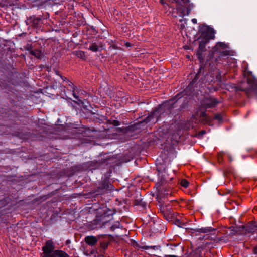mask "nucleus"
I'll use <instances>...</instances> for the list:
<instances>
[{
    "label": "nucleus",
    "instance_id": "obj_13",
    "mask_svg": "<svg viewBox=\"0 0 257 257\" xmlns=\"http://www.w3.org/2000/svg\"><path fill=\"white\" fill-rule=\"evenodd\" d=\"M215 231V229L214 228H213L211 227H207L199 228L198 231L201 233H206L209 232H214Z\"/></svg>",
    "mask_w": 257,
    "mask_h": 257
},
{
    "label": "nucleus",
    "instance_id": "obj_7",
    "mask_svg": "<svg viewBox=\"0 0 257 257\" xmlns=\"http://www.w3.org/2000/svg\"><path fill=\"white\" fill-rule=\"evenodd\" d=\"M111 184L107 180L102 181L100 185L97 187L96 192L97 194H102L107 191L110 190Z\"/></svg>",
    "mask_w": 257,
    "mask_h": 257
},
{
    "label": "nucleus",
    "instance_id": "obj_37",
    "mask_svg": "<svg viewBox=\"0 0 257 257\" xmlns=\"http://www.w3.org/2000/svg\"><path fill=\"white\" fill-rule=\"evenodd\" d=\"M168 194H169V193L168 192H167L166 193H165V195H168Z\"/></svg>",
    "mask_w": 257,
    "mask_h": 257
},
{
    "label": "nucleus",
    "instance_id": "obj_15",
    "mask_svg": "<svg viewBox=\"0 0 257 257\" xmlns=\"http://www.w3.org/2000/svg\"><path fill=\"white\" fill-rule=\"evenodd\" d=\"M189 2V0H176V3L180 6H183L184 8H187Z\"/></svg>",
    "mask_w": 257,
    "mask_h": 257
},
{
    "label": "nucleus",
    "instance_id": "obj_8",
    "mask_svg": "<svg viewBox=\"0 0 257 257\" xmlns=\"http://www.w3.org/2000/svg\"><path fill=\"white\" fill-rule=\"evenodd\" d=\"M218 103L215 98L209 97L205 98L203 101V106L205 108L214 107Z\"/></svg>",
    "mask_w": 257,
    "mask_h": 257
},
{
    "label": "nucleus",
    "instance_id": "obj_11",
    "mask_svg": "<svg viewBox=\"0 0 257 257\" xmlns=\"http://www.w3.org/2000/svg\"><path fill=\"white\" fill-rule=\"evenodd\" d=\"M103 48V46L101 43L97 44L96 43H93L90 45L89 49L92 52H95L102 50Z\"/></svg>",
    "mask_w": 257,
    "mask_h": 257
},
{
    "label": "nucleus",
    "instance_id": "obj_16",
    "mask_svg": "<svg viewBox=\"0 0 257 257\" xmlns=\"http://www.w3.org/2000/svg\"><path fill=\"white\" fill-rule=\"evenodd\" d=\"M200 119L203 123H207L209 118L204 112H202L200 115Z\"/></svg>",
    "mask_w": 257,
    "mask_h": 257
},
{
    "label": "nucleus",
    "instance_id": "obj_3",
    "mask_svg": "<svg viewBox=\"0 0 257 257\" xmlns=\"http://www.w3.org/2000/svg\"><path fill=\"white\" fill-rule=\"evenodd\" d=\"M109 218V215H107L105 213L102 214L100 215H97L96 219L92 222V226L91 229H94L97 228H100L105 225L107 223L109 222L110 219H107L106 218Z\"/></svg>",
    "mask_w": 257,
    "mask_h": 257
},
{
    "label": "nucleus",
    "instance_id": "obj_20",
    "mask_svg": "<svg viewBox=\"0 0 257 257\" xmlns=\"http://www.w3.org/2000/svg\"><path fill=\"white\" fill-rule=\"evenodd\" d=\"M229 229L230 231V234L232 235H235L238 232L237 229L234 226H231Z\"/></svg>",
    "mask_w": 257,
    "mask_h": 257
},
{
    "label": "nucleus",
    "instance_id": "obj_4",
    "mask_svg": "<svg viewBox=\"0 0 257 257\" xmlns=\"http://www.w3.org/2000/svg\"><path fill=\"white\" fill-rule=\"evenodd\" d=\"M178 95L179 94L176 95L175 98L173 100H169L168 101L162 105L159 109V112H161L162 111L164 110V112L162 113V114L165 115L170 113L171 110L174 107V105L176 102L177 100L178 99Z\"/></svg>",
    "mask_w": 257,
    "mask_h": 257
},
{
    "label": "nucleus",
    "instance_id": "obj_2",
    "mask_svg": "<svg viewBox=\"0 0 257 257\" xmlns=\"http://www.w3.org/2000/svg\"><path fill=\"white\" fill-rule=\"evenodd\" d=\"M214 37V34L212 30H208L207 34L205 32L203 33V37L199 41V48L197 50L196 55L200 62H203L204 61L202 56L203 53L205 51V45L207 44L210 39H212Z\"/></svg>",
    "mask_w": 257,
    "mask_h": 257
},
{
    "label": "nucleus",
    "instance_id": "obj_23",
    "mask_svg": "<svg viewBox=\"0 0 257 257\" xmlns=\"http://www.w3.org/2000/svg\"><path fill=\"white\" fill-rule=\"evenodd\" d=\"M247 82L249 84H251V87L252 88H254L256 86V83L255 81H253L252 83H251L250 80L249 79H248Z\"/></svg>",
    "mask_w": 257,
    "mask_h": 257
},
{
    "label": "nucleus",
    "instance_id": "obj_17",
    "mask_svg": "<svg viewBox=\"0 0 257 257\" xmlns=\"http://www.w3.org/2000/svg\"><path fill=\"white\" fill-rule=\"evenodd\" d=\"M41 19L40 18H34L32 19L31 22L33 25L35 27H38L41 22Z\"/></svg>",
    "mask_w": 257,
    "mask_h": 257
},
{
    "label": "nucleus",
    "instance_id": "obj_38",
    "mask_svg": "<svg viewBox=\"0 0 257 257\" xmlns=\"http://www.w3.org/2000/svg\"><path fill=\"white\" fill-rule=\"evenodd\" d=\"M57 75H59L58 72H57Z\"/></svg>",
    "mask_w": 257,
    "mask_h": 257
},
{
    "label": "nucleus",
    "instance_id": "obj_12",
    "mask_svg": "<svg viewBox=\"0 0 257 257\" xmlns=\"http://www.w3.org/2000/svg\"><path fill=\"white\" fill-rule=\"evenodd\" d=\"M30 53L38 59H40L42 56V52L38 49L31 50L30 51Z\"/></svg>",
    "mask_w": 257,
    "mask_h": 257
},
{
    "label": "nucleus",
    "instance_id": "obj_14",
    "mask_svg": "<svg viewBox=\"0 0 257 257\" xmlns=\"http://www.w3.org/2000/svg\"><path fill=\"white\" fill-rule=\"evenodd\" d=\"M74 54L79 58L84 59L85 55L84 52L80 50L75 51L74 52Z\"/></svg>",
    "mask_w": 257,
    "mask_h": 257
},
{
    "label": "nucleus",
    "instance_id": "obj_29",
    "mask_svg": "<svg viewBox=\"0 0 257 257\" xmlns=\"http://www.w3.org/2000/svg\"><path fill=\"white\" fill-rule=\"evenodd\" d=\"M206 133V131H204V130H202L199 133V135H203L204 134H205Z\"/></svg>",
    "mask_w": 257,
    "mask_h": 257
},
{
    "label": "nucleus",
    "instance_id": "obj_32",
    "mask_svg": "<svg viewBox=\"0 0 257 257\" xmlns=\"http://www.w3.org/2000/svg\"><path fill=\"white\" fill-rule=\"evenodd\" d=\"M60 76L61 77V78H62V79L63 80V81H66L67 82V80H68L67 79V78L66 77H63L62 76L60 75Z\"/></svg>",
    "mask_w": 257,
    "mask_h": 257
},
{
    "label": "nucleus",
    "instance_id": "obj_26",
    "mask_svg": "<svg viewBox=\"0 0 257 257\" xmlns=\"http://www.w3.org/2000/svg\"><path fill=\"white\" fill-rule=\"evenodd\" d=\"M139 248L142 249V250H147L149 249V246H139Z\"/></svg>",
    "mask_w": 257,
    "mask_h": 257
},
{
    "label": "nucleus",
    "instance_id": "obj_35",
    "mask_svg": "<svg viewBox=\"0 0 257 257\" xmlns=\"http://www.w3.org/2000/svg\"><path fill=\"white\" fill-rule=\"evenodd\" d=\"M192 21L193 22V23H196L197 20H196V19H193L192 20Z\"/></svg>",
    "mask_w": 257,
    "mask_h": 257
},
{
    "label": "nucleus",
    "instance_id": "obj_6",
    "mask_svg": "<svg viewBox=\"0 0 257 257\" xmlns=\"http://www.w3.org/2000/svg\"><path fill=\"white\" fill-rule=\"evenodd\" d=\"M166 165L165 164H162L161 163H158L157 164V169L158 172L162 173V179L165 182H169L173 179V177L169 176L166 172Z\"/></svg>",
    "mask_w": 257,
    "mask_h": 257
},
{
    "label": "nucleus",
    "instance_id": "obj_19",
    "mask_svg": "<svg viewBox=\"0 0 257 257\" xmlns=\"http://www.w3.org/2000/svg\"><path fill=\"white\" fill-rule=\"evenodd\" d=\"M120 227V223H119V222L117 221L110 227V229L111 230L113 231L117 228H119Z\"/></svg>",
    "mask_w": 257,
    "mask_h": 257
},
{
    "label": "nucleus",
    "instance_id": "obj_21",
    "mask_svg": "<svg viewBox=\"0 0 257 257\" xmlns=\"http://www.w3.org/2000/svg\"><path fill=\"white\" fill-rule=\"evenodd\" d=\"M180 184L184 187L187 188L188 186L189 183L186 180L183 179L181 181Z\"/></svg>",
    "mask_w": 257,
    "mask_h": 257
},
{
    "label": "nucleus",
    "instance_id": "obj_24",
    "mask_svg": "<svg viewBox=\"0 0 257 257\" xmlns=\"http://www.w3.org/2000/svg\"><path fill=\"white\" fill-rule=\"evenodd\" d=\"M214 118V119L217 120L218 121H221L222 120V117L219 114H216Z\"/></svg>",
    "mask_w": 257,
    "mask_h": 257
},
{
    "label": "nucleus",
    "instance_id": "obj_36",
    "mask_svg": "<svg viewBox=\"0 0 257 257\" xmlns=\"http://www.w3.org/2000/svg\"><path fill=\"white\" fill-rule=\"evenodd\" d=\"M169 1L173 3V2H175L176 3V0H169Z\"/></svg>",
    "mask_w": 257,
    "mask_h": 257
},
{
    "label": "nucleus",
    "instance_id": "obj_28",
    "mask_svg": "<svg viewBox=\"0 0 257 257\" xmlns=\"http://www.w3.org/2000/svg\"><path fill=\"white\" fill-rule=\"evenodd\" d=\"M256 231H257V226H254V227L250 229V231H251V232H254Z\"/></svg>",
    "mask_w": 257,
    "mask_h": 257
},
{
    "label": "nucleus",
    "instance_id": "obj_10",
    "mask_svg": "<svg viewBox=\"0 0 257 257\" xmlns=\"http://www.w3.org/2000/svg\"><path fill=\"white\" fill-rule=\"evenodd\" d=\"M85 242L91 246H93L97 242V239L94 236H87L85 237Z\"/></svg>",
    "mask_w": 257,
    "mask_h": 257
},
{
    "label": "nucleus",
    "instance_id": "obj_9",
    "mask_svg": "<svg viewBox=\"0 0 257 257\" xmlns=\"http://www.w3.org/2000/svg\"><path fill=\"white\" fill-rule=\"evenodd\" d=\"M47 257H70L65 251L62 250H55L52 254Z\"/></svg>",
    "mask_w": 257,
    "mask_h": 257
},
{
    "label": "nucleus",
    "instance_id": "obj_25",
    "mask_svg": "<svg viewBox=\"0 0 257 257\" xmlns=\"http://www.w3.org/2000/svg\"><path fill=\"white\" fill-rule=\"evenodd\" d=\"M75 88H76V87L74 86L72 94H73V95L74 97L76 99L78 100V96L77 95H76V94H75Z\"/></svg>",
    "mask_w": 257,
    "mask_h": 257
},
{
    "label": "nucleus",
    "instance_id": "obj_33",
    "mask_svg": "<svg viewBox=\"0 0 257 257\" xmlns=\"http://www.w3.org/2000/svg\"><path fill=\"white\" fill-rule=\"evenodd\" d=\"M166 257H177L176 255H167L165 256Z\"/></svg>",
    "mask_w": 257,
    "mask_h": 257
},
{
    "label": "nucleus",
    "instance_id": "obj_1",
    "mask_svg": "<svg viewBox=\"0 0 257 257\" xmlns=\"http://www.w3.org/2000/svg\"><path fill=\"white\" fill-rule=\"evenodd\" d=\"M228 47V45L224 42H217L209 51L207 60L216 64L227 62L230 56V52L226 50Z\"/></svg>",
    "mask_w": 257,
    "mask_h": 257
},
{
    "label": "nucleus",
    "instance_id": "obj_31",
    "mask_svg": "<svg viewBox=\"0 0 257 257\" xmlns=\"http://www.w3.org/2000/svg\"><path fill=\"white\" fill-rule=\"evenodd\" d=\"M67 83L70 86H71L72 85H73L72 83L71 82H70L69 80H67Z\"/></svg>",
    "mask_w": 257,
    "mask_h": 257
},
{
    "label": "nucleus",
    "instance_id": "obj_27",
    "mask_svg": "<svg viewBox=\"0 0 257 257\" xmlns=\"http://www.w3.org/2000/svg\"><path fill=\"white\" fill-rule=\"evenodd\" d=\"M149 248H151L154 250H156L158 249L157 246H149Z\"/></svg>",
    "mask_w": 257,
    "mask_h": 257
},
{
    "label": "nucleus",
    "instance_id": "obj_34",
    "mask_svg": "<svg viewBox=\"0 0 257 257\" xmlns=\"http://www.w3.org/2000/svg\"><path fill=\"white\" fill-rule=\"evenodd\" d=\"M125 46H127V47H129V46H131V44L128 42H126L125 43Z\"/></svg>",
    "mask_w": 257,
    "mask_h": 257
},
{
    "label": "nucleus",
    "instance_id": "obj_5",
    "mask_svg": "<svg viewBox=\"0 0 257 257\" xmlns=\"http://www.w3.org/2000/svg\"><path fill=\"white\" fill-rule=\"evenodd\" d=\"M55 245L53 241L52 240H48L46 241L45 245L42 247L43 253L44 254L43 257H47L52 254V253L55 250Z\"/></svg>",
    "mask_w": 257,
    "mask_h": 257
},
{
    "label": "nucleus",
    "instance_id": "obj_30",
    "mask_svg": "<svg viewBox=\"0 0 257 257\" xmlns=\"http://www.w3.org/2000/svg\"><path fill=\"white\" fill-rule=\"evenodd\" d=\"M216 79H218L219 81H221V76H220V74L217 75Z\"/></svg>",
    "mask_w": 257,
    "mask_h": 257
},
{
    "label": "nucleus",
    "instance_id": "obj_18",
    "mask_svg": "<svg viewBox=\"0 0 257 257\" xmlns=\"http://www.w3.org/2000/svg\"><path fill=\"white\" fill-rule=\"evenodd\" d=\"M199 79V76L198 74H196L194 77V78L193 79V80L191 82V83L188 85V87L189 88H192L193 85L196 83L197 81Z\"/></svg>",
    "mask_w": 257,
    "mask_h": 257
},
{
    "label": "nucleus",
    "instance_id": "obj_22",
    "mask_svg": "<svg viewBox=\"0 0 257 257\" xmlns=\"http://www.w3.org/2000/svg\"><path fill=\"white\" fill-rule=\"evenodd\" d=\"M135 204L136 205H140V206H143V207H145L146 206V203H145V202H143L142 200H136L135 201Z\"/></svg>",
    "mask_w": 257,
    "mask_h": 257
}]
</instances>
